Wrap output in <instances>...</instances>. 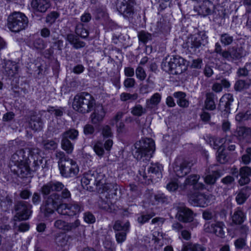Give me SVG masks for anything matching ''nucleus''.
Listing matches in <instances>:
<instances>
[{"instance_id": "f257e3e1", "label": "nucleus", "mask_w": 251, "mask_h": 251, "mask_svg": "<svg viewBox=\"0 0 251 251\" xmlns=\"http://www.w3.org/2000/svg\"><path fill=\"white\" fill-rule=\"evenodd\" d=\"M81 181L87 189L90 188L93 191L94 187H96L97 190L101 193L108 192L115 194L118 189L117 185L106 182L105 176L101 172L100 169L91 170L85 173Z\"/></svg>"}, {"instance_id": "f03ea898", "label": "nucleus", "mask_w": 251, "mask_h": 251, "mask_svg": "<svg viewBox=\"0 0 251 251\" xmlns=\"http://www.w3.org/2000/svg\"><path fill=\"white\" fill-rule=\"evenodd\" d=\"M10 168L14 174L21 177H25L29 174V167L25 149L19 150L12 155Z\"/></svg>"}, {"instance_id": "7ed1b4c3", "label": "nucleus", "mask_w": 251, "mask_h": 251, "mask_svg": "<svg viewBox=\"0 0 251 251\" xmlns=\"http://www.w3.org/2000/svg\"><path fill=\"white\" fill-rule=\"evenodd\" d=\"M96 105V101L93 96L86 92L76 95L72 102V107L78 113L85 114L92 111Z\"/></svg>"}, {"instance_id": "20e7f679", "label": "nucleus", "mask_w": 251, "mask_h": 251, "mask_svg": "<svg viewBox=\"0 0 251 251\" xmlns=\"http://www.w3.org/2000/svg\"><path fill=\"white\" fill-rule=\"evenodd\" d=\"M133 154L137 159L143 156H151L155 150V143L151 138H146L137 142L134 145Z\"/></svg>"}, {"instance_id": "39448f33", "label": "nucleus", "mask_w": 251, "mask_h": 251, "mask_svg": "<svg viewBox=\"0 0 251 251\" xmlns=\"http://www.w3.org/2000/svg\"><path fill=\"white\" fill-rule=\"evenodd\" d=\"M163 71L173 75L181 74L185 70L184 59L179 56L166 57L161 64Z\"/></svg>"}, {"instance_id": "423d86ee", "label": "nucleus", "mask_w": 251, "mask_h": 251, "mask_svg": "<svg viewBox=\"0 0 251 251\" xmlns=\"http://www.w3.org/2000/svg\"><path fill=\"white\" fill-rule=\"evenodd\" d=\"M28 24L27 17L20 12H13L8 18V27L13 32H18L25 29Z\"/></svg>"}, {"instance_id": "0eeeda50", "label": "nucleus", "mask_w": 251, "mask_h": 251, "mask_svg": "<svg viewBox=\"0 0 251 251\" xmlns=\"http://www.w3.org/2000/svg\"><path fill=\"white\" fill-rule=\"evenodd\" d=\"M135 0H119L117 10L124 18L131 21L136 14Z\"/></svg>"}, {"instance_id": "6e6552de", "label": "nucleus", "mask_w": 251, "mask_h": 251, "mask_svg": "<svg viewBox=\"0 0 251 251\" xmlns=\"http://www.w3.org/2000/svg\"><path fill=\"white\" fill-rule=\"evenodd\" d=\"M148 174L145 171V168L143 166L139 170L137 176L139 178V180L141 183L146 182V180L148 179H153L154 176L156 175L158 178L161 176V172L163 169V167L161 165L158 163L151 164V165L148 168Z\"/></svg>"}, {"instance_id": "1a4fd4ad", "label": "nucleus", "mask_w": 251, "mask_h": 251, "mask_svg": "<svg viewBox=\"0 0 251 251\" xmlns=\"http://www.w3.org/2000/svg\"><path fill=\"white\" fill-rule=\"evenodd\" d=\"M83 210L84 207L82 204L76 201L61 204L57 209L59 214L69 216L77 215Z\"/></svg>"}, {"instance_id": "9d476101", "label": "nucleus", "mask_w": 251, "mask_h": 251, "mask_svg": "<svg viewBox=\"0 0 251 251\" xmlns=\"http://www.w3.org/2000/svg\"><path fill=\"white\" fill-rule=\"evenodd\" d=\"M61 176L65 177L75 176L79 172V168L75 161L72 159L61 161L58 165Z\"/></svg>"}, {"instance_id": "9b49d317", "label": "nucleus", "mask_w": 251, "mask_h": 251, "mask_svg": "<svg viewBox=\"0 0 251 251\" xmlns=\"http://www.w3.org/2000/svg\"><path fill=\"white\" fill-rule=\"evenodd\" d=\"M32 205L23 201L17 202L15 206L16 214L14 220L24 221L29 219L32 213Z\"/></svg>"}, {"instance_id": "f8f14e48", "label": "nucleus", "mask_w": 251, "mask_h": 251, "mask_svg": "<svg viewBox=\"0 0 251 251\" xmlns=\"http://www.w3.org/2000/svg\"><path fill=\"white\" fill-rule=\"evenodd\" d=\"M207 43V37L204 34H198L191 36L186 42L187 49L192 54L195 53L197 50L201 45L204 46Z\"/></svg>"}, {"instance_id": "ddd939ff", "label": "nucleus", "mask_w": 251, "mask_h": 251, "mask_svg": "<svg viewBox=\"0 0 251 251\" xmlns=\"http://www.w3.org/2000/svg\"><path fill=\"white\" fill-rule=\"evenodd\" d=\"M193 165L194 163L192 160H181L180 158H177L174 163V171L177 176L183 177L190 172Z\"/></svg>"}, {"instance_id": "4468645a", "label": "nucleus", "mask_w": 251, "mask_h": 251, "mask_svg": "<svg viewBox=\"0 0 251 251\" xmlns=\"http://www.w3.org/2000/svg\"><path fill=\"white\" fill-rule=\"evenodd\" d=\"M214 200L212 195H206L203 193H195L189 198V201L194 206L206 207Z\"/></svg>"}, {"instance_id": "2eb2a0df", "label": "nucleus", "mask_w": 251, "mask_h": 251, "mask_svg": "<svg viewBox=\"0 0 251 251\" xmlns=\"http://www.w3.org/2000/svg\"><path fill=\"white\" fill-rule=\"evenodd\" d=\"M204 230L207 232L214 233L217 236L223 238L225 236V232L224 227L225 226L223 222H217L215 223H207L204 225Z\"/></svg>"}, {"instance_id": "dca6fc26", "label": "nucleus", "mask_w": 251, "mask_h": 251, "mask_svg": "<svg viewBox=\"0 0 251 251\" xmlns=\"http://www.w3.org/2000/svg\"><path fill=\"white\" fill-rule=\"evenodd\" d=\"M177 210L176 217L179 221L188 223L193 221V213L189 208L181 205L177 207Z\"/></svg>"}, {"instance_id": "f3484780", "label": "nucleus", "mask_w": 251, "mask_h": 251, "mask_svg": "<svg viewBox=\"0 0 251 251\" xmlns=\"http://www.w3.org/2000/svg\"><path fill=\"white\" fill-rule=\"evenodd\" d=\"M225 60L233 61L238 60L244 56V50L242 47H232L225 53Z\"/></svg>"}, {"instance_id": "a211bd4d", "label": "nucleus", "mask_w": 251, "mask_h": 251, "mask_svg": "<svg viewBox=\"0 0 251 251\" xmlns=\"http://www.w3.org/2000/svg\"><path fill=\"white\" fill-rule=\"evenodd\" d=\"M64 186L62 183L59 181H50L44 185L41 188V192L44 195H48L51 192L60 191Z\"/></svg>"}, {"instance_id": "6ab92c4d", "label": "nucleus", "mask_w": 251, "mask_h": 251, "mask_svg": "<svg viewBox=\"0 0 251 251\" xmlns=\"http://www.w3.org/2000/svg\"><path fill=\"white\" fill-rule=\"evenodd\" d=\"M251 195V188L249 186L244 187L236 192V201L238 204H243Z\"/></svg>"}, {"instance_id": "aec40b11", "label": "nucleus", "mask_w": 251, "mask_h": 251, "mask_svg": "<svg viewBox=\"0 0 251 251\" xmlns=\"http://www.w3.org/2000/svg\"><path fill=\"white\" fill-rule=\"evenodd\" d=\"M239 175L240 176L238 183L240 185L248 184L250 181V176H251V168L243 166L239 169Z\"/></svg>"}, {"instance_id": "412c9836", "label": "nucleus", "mask_w": 251, "mask_h": 251, "mask_svg": "<svg viewBox=\"0 0 251 251\" xmlns=\"http://www.w3.org/2000/svg\"><path fill=\"white\" fill-rule=\"evenodd\" d=\"M32 7L40 12H45L50 6V0H32L31 3Z\"/></svg>"}, {"instance_id": "4be33fe9", "label": "nucleus", "mask_w": 251, "mask_h": 251, "mask_svg": "<svg viewBox=\"0 0 251 251\" xmlns=\"http://www.w3.org/2000/svg\"><path fill=\"white\" fill-rule=\"evenodd\" d=\"M233 101V98L230 94H226L222 96L220 100L219 107L226 113H229L230 105Z\"/></svg>"}, {"instance_id": "5701e85b", "label": "nucleus", "mask_w": 251, "mask_h": 251, "mask_svg": "<svg viewBox=\"0 0 251 251\" xmlns=\"http://www.w3.org/2000/svg\"><path fill=\"white\" fill-rule=\"evenodd\" d=\"M105 111L102 105H98L94 109V112L91 115V122L93 124H97L101 122L104 116Z\"/></svg>"}, {"instance_id": "b1692460", "label": "nucleus", "mask_w": 251, "mask_h": 251, "mask_svg": "<svg viewBox=\"0 0 251 251\" xmlns=\"http://www.w3.org/2000/svg\"><path fill=\"white\" fill-rule=\"evenodd\" d=\"M214 8L213 3L209 0H204L199 6L198 9L199 14L206 16L212 13Z\"/></svg>"}, {"instance_id": "393cba45", "label": "nucleus", "mask_w": 251, "mask_h": 251, "mask_svg": "<svg viewBox=\"0 0 251 251\" xmlns=\"http://www.w3.org/2000/svg\"><path fill=\"white\" fill-rule=\"evenodd\" d=\"M66 39L75 49L82 48L85 46L86 43L79 40V37L72 33L68 34Z\"/></svg>"}, {"instance_id": "a878e982", "label": "nucleus", "mask_w": 251, "mask_h": 251, "mask_svg": "<svg viewBox=\"0 0 251 251\" xmlns=\"http://www.w3.org/2000/svg\"><path fill=\"white\" fill-rule=\"evenodd\" d=\"M161 95L159 93H154L150 99L146 100V108L151 109L157 106L161 101Z\"/></svg>"}, {"instance_id": "bb28decb", "label": "nucleus", "mask_w": 251, "mask_h": 251, "mask_svg": "<svg viewBox=\"0 0 251 251\" xmlns=\"http://www.w3.org/2000/svg\"><path fill=\"white\" fill-rule=\"evenodd\" d=\"M174 97L176 99L177 104L181 107H187L189 102L186 99V94L182 92H177L174 93Z\"/></svg>"}, {"instance_id": "cd10ccee", "label": "nucleus", "mask_w": 251, "mask_h": 251, "mask_svg": "<svg viewBox=\"0 0 251 251\" xmlns=\"http://www.w3.org/2000/svg\"><path fill=\"white\" fill-rule=\"evenodd\" d=\"M55 209L57 210V207L47 200L45 204L41 207V211L45 217H49L54 213Z\"/></svg>"}, {"instance_id": "c85d7f7f", "label": "nucleus", "mask_w": 251, "mask_h": 251, "mask_svg": "<svg viewBox=\"0 0 251 251\" xmlns=\"http://www.w3.org/2000/svg\"><path fill=\"white\" fill-rule=\"evenodd\" d=\"M245 219V214L240 208H237L232 216V221L236 224H241Z\"/></svg>"}, {"instance_id": "c756f323", "label": "nucleus", "mask_w": 251, "mask_h": 251, "mask_svg": "<svg viewBox=\"0 0 251 251\" xmlns=\"http://www.w3.org/2000/svg\"><path fill=\"white\" fill-rule=\"evenodd\" d=\"M209 142L210 146L214 149H218L219 151L223 148L222 146L225 143V138H216L212 137L209 138Z\"/></svg>"}, {"instance_id": "7c9ffc66", "label": "nucleus", "mask_w": 251, "mask_h": 251, "mask_svg": "<svg viewBox=\"0 0 251 251\" xmlns=\"http://www.w3.org/2000/svg\"><path fill=\"white\" fill-rule=\"evenodd\" d=\"M215 95L212 93H208L206 95V100H205V108L213 110L216 108V105L214 100Z\"/></svg>"}, {"instance_id": "2f4dec72", "label": "nucleus", "mask_w": 251, "mask_h": 251, "mask_svg": "<svg viewBox=\"0 0 251 251\" xmlns=\"http://www.w3.org/2000/svg\"><path fill=\"white\" fill-rule=\"evenodd\" d=\"M43 148L47 151H51L55 150L58 147V143L56 141L52 139L44 140L42 142Z\"/></svg>"}, {"instance_id": "473e14b6", "label": "nucleus", "mask_w": 251, "mask_h": 251, "mask_svg": "<svg viewBox=\"0 0 251 251\" xmlns=\"http://www.w3.org/2000/svg\"><path fill=\"white\" fill-rule=\"evenodd\" d=\"M130 224L128 221L123 224L121 221L118 220L115 222L113 226V229L117 231H126L129 230Z\"/></svg>"}, {"instance_id": "72a5a7b5", "label": "nucleus", "mask_w": 251, "mask_h": 251, "mask_svg": "<svg viewBox=\"0 0 251 251\" xmlns=\"http://www.w3.org/2000/svg\"><path fill=\"white\" fill-rule=\"evenodd\" d=\"M47 200L52 203L55 207H58L61 205L63 204L62 202V198L57 193H53L49 196L47 199Z\"/></svg>"}, {"instance_id": "f704fd0d", "label": "nucleus", "mask_w": 251, "mask_h": 251, "mask_svg": "<svg viewBox=\"0 0 251 251\" xmlns=\"http://www.w3.org/2000/svg\"><path fill=\"white\" fill-rule=\"evenodd\" d=\"M138 38L140 42L144 44H146L149 41L152 40L153 36L151 34L147 31L142 30L138 32Z\"/></svg>"}, {"instance_id": "c9c22d12", "label": "nucleus", "mask_w": 251, "mask_h": 251, "mask_svg": "<svg viewBox=\"0 0 251 251\" xmlns=\"http://www.w3.org/2000/svg\"><path fill=\"white\" fill-rule=\"evenodd\" d=\"M47 45L44 40L41 38H38L35 39L30 47L36 50H42L46 48Z\"/></svg>"}, {"instance_id": "e433bc0d", "label": "nucleus", "mask_w": 251, "mask_h": 251, "mask_svg": "<svg viewBox=\"0 0 251 251\" xmlns=\"http://www.w3.org/2000/svg\"><path fill=\"white\" fill-rule=\"evenodd\" d=\"M29 127L33 130L37 131L42 129L43 123L38 117L31 118L29 123Z\"/></svg>"}, {"instance_id": "4c0bfd02", "label": "nucleus", "mask_w": 251, "mask_h": 251, "mask_svg": "<svg viewBox=\"0 0 251 251\" xmlns=\"http://www.w3.org/2000/svg\"><path fill=\"white\" fill-rule=\"evenodd\" d=\"M220 176V173L217 171H213L211 174L207 175L204 178V181L208 184H213Z\"/></svg>"}, {"instance_id": "58836bf2", "label": "nucleus", "mask_w": 251, "mask_h": 251, "mask_svg": "<svg viewBox=\"0 0 251 251\" xmlns=\"http://www.w3.org/2000/svg\"><path fill=\"white\" fill-rule=\"evenodd\" d=\"M131 113L133 116L140 117L146 113V109L141 104H136L131 108Z\"/></svg>"}, {"instance_id": "ea45409f", "label": "nucleus", "mask_w": 251, "mask_h": 251, "mask_svg": "<svg viewBox=\"0 0 251 251\" xmlns=\"http://www.w3.org/2000/svg\"><path fill=\"white\" fill-rule=\"evenodd\" d=\"M61 148L69 154L72 153L74 150L73 144L69 139H66L64 138H62Z\"/></svg>"}, {"instance_id": "a19ab883", "label": "nucleus", "mask_w": 251, "mask_h": 251, "mask_svg": "<svg viewBox=\"0 0 251 251\" xmlns=\"http://www.w3.org/2000/svg\"><path fill=\"white\" fill-rule=\"evenodd\" d=\"M78 135V131L74 128L70 129L62 134V138L66 139H70L74 140L77 139Z\"/></svg>"}, {"instance_id": "79ce46f5", "label": "nucleus", "mask_w": 251, "mask_h": 251, "mask_svg": "<svg viewBox=\"0 0 251 251\" xmlns=\"http://www.w3.org/2000/svg\"><path fill=\"white\" fill-rule=\"evenodd\" d=\"M76 35L79 36L82 38H86L89 35L88 31L84 27L83 25L81 24H78L75 29Z\"/></svg>"}, {"instance_id": "37998d69", "label": "nucleus", "mask_w": 251, "mask_h": 251, "mask_svg": "<svg viewBox=\"0 0 251 251\" xmlns=\"http://www.w3.org/2000/svg\"><path fill=\"white\" fill-rule=\"evenodd\" d=\"M17 71V66L15 64H13L11 62L7 63L5 65V72L6 75L10 77L13 76Z\"/></svg>"}, {"instance_id": "c03bdc74", "label": "nucleus", "mask_w": 251, "mask_h": 251, "mask_svg": "<svg viewBox=\"0 0 251 251\" xmlns=\"http://www.w3.org/2000/svg\"><path fill=\"white\" fill-rule=\"evenodd\" d=\"M236 136L240 140H244L249 137L248 127L245 126L238 127L236 129Z\"/></svg>"}, {"instance_id": "a18cd8bd", "label": "nucleus", "mask_w": 251, "mask_h": 251, "mask_svg": "<svg viewBox=\"0 0 251 251\" xmlns=\"http://www.w3.org/2000/svg\"><path fill=\"white\" fill-rule=\"evenodd\" d=\"M101 135L104 138H111L113 136L111 127L108 125H103L101 126Z\"/></svg>"}, {"instance_id": "49530a36", "label": "nucleus", "mask_w": 251, "mask_h": 251, "mask_svg": "<svg viewBox=\"0 0 251 251\" xmlns=\"http://www.w3.org/2000/svg\"><path fill=\"white\" fill-rule=\"evenodd\" d=\"M64 110L63 107L58 106H50L47 109L48 112L53 114L56 117H61L64 113Z\"/></svg>"}, {"instance_id": "de8ad7c7", "label": "nucleus", "mask_w": 251, "mask_h": 251, "mask_svg": "<svg viewBox=\"0 0 251 251\" xmlns=\"http://www.w3.org/2000/svg\"><path fill=\"white\" fill-rule=\"evenodd\" d=\"M250 83L243 80L237 81L234 84V89L236 91H241L249 88Z\"/></svg>"}, {"instance_id": "09e8293b", "label": "nucleus", "mask_w": 251, "mask_h": 251, "mask_svg": "<svg viewBox=\"0 0 251 251\" xmlns=\"http://www.w3.org/2000/svg\"><path fill=\"white\" fill-rule=\"evenodd\" d=\"M220 41L224 45L228 46L233 42V37L228 33H223L220 35Z\"/></svg>"}, {"instance_id": "8fccbe9b", "label": "nucleus", "mask_w": 251, "mask_h": 251, "mask_svg": "<svg viewBox=\"0 0 251 251\" xmlns=\"http://www.w3.org/2000/svg\"><path fill=\"white\" fill-rule=\"evenodd\" d=\"M154 200L157 203H165L167 204L170 202V199L165 196L163 193H158L154 195Z\"/></svg>"}, {"instance_id": "3c124183", "label": "nucleus", "mask_w": 251, "mask_h": 251, "mask_svg": "<svg viewBox=\"0 0 251 251\" xmlns=\"http://www.w3.org/2000/svg\"><path fill=\"white\" fill-rule=\"evenodd\" d=\"M138 98V95L137 93L131 94L127 93H122L120 95V100L123 101H126L128 100H135Z\"/></svg>"}, {"instance_id": "603ef678", "label": "nucleus", "mask_w": 251, "mask_h": 251, "mask_svg": "<svg viewBox=\"0 0 251 251\" xmlns=\"http://www.w3.org/2000/svg\"><path fill=\"white\" fill-rule=\"evenodd\" d=\"M93 149L96 153L99 156H102L104 153L103 144L101 141L97 142L94 146Z\"/></svg>"}, {"instance_id": "864d4df0", "label": "nucleus", "mask_w": 251, "mask_h": 251, "mask_svg": "<svg viewBox=\"0 0 251 251\" xmlns=\"http://www.w3.org/2000/svg\"><path fill=\"white\" fill-rule=\"evenodd\" d=\"M217 160L221 164H224L228 160L227 155L224 151V149H222L221 151L219 150L217 151Z\"/></svg>"}, {"instance_id": "5fc2aeb1", "label": "nucleus", "mask_w": 251, "mask_h": 251, "mask_svg": "<svg viewBox=\"0 0 251 251\" xmlns=\"http://www.w3.org/2000/svg\"><path fill=\"white\" fill-rule=\"evenodd\" d=\"M236 121L241 122L251 119V111H247L245 113H238L235 117Z\"/></svg>"}, {"instance_id": "6e6d98bb", "label": "nucleus", "mask_w": 251, "mask_h": 251, "mask_svg": "<svg viewBox=\"0 0 251 251\" xmlns=\"http://www.w3.org/2000/svg\"><path fill=\"white\" fill-rule=\"evenodd\" d=\"M200 178V176L197 175H190L188 176L184 183V184L185 186L187 185H193L195 184L196 182H197Z\"/></svg>"}, {"instance_id": "4d7b16f0", "label": "nucleus", "mask_w": 251, "mask_h": 251, "mask_svg": "<svg viewBox=\"0 0 251 251\" xmlns=\"http://www.w3.org/2000/svg\"><path fill=\"white\" fill-rule=\"evenodd\" d=\"M100 207L108 212H111L113 209V205L110 200L107 199L106 201H101L100 203Z\"/></svg>"}, {"instance_id": "13d9d810", "label": "nucleus", "mask_w": 251, "mask_h": 251, "mask_svg": "<svg viewBox=\"0 0 251 251\" xmlns=\"http://www.w3.org/2000/svg\"><path fill=\"white\" fill-rule=\"evenodd\" d=\"M136 76L141 81L145 79L147 75L144 69L141 66H138L135 70Z\"/></svg>"}, {"instance_id": "bf43d9fd", "label": "nucleus", "mask_w": 251, "mask_h": 251, "mask_svg": "<svg viewBox=\"0 0 251 251\" xmlns=\"http://www.w3.org/2000/svg\"><path fill=\"white\" fill-rule=\"evenodd\" d=\"M246 244V239L244 238H239L234 241V245L237 249H243Z\"/></svg>"}, {"instance_id": "052dcab7", "label": "nucleus", "mask_w": 251, "mask_h": 251, "mask_svg": "<svg viewBox=\"0 0 251 251\" xmlns=\"http://www.w3.org/2000/svg\"><path fill=\"white\" fill-rule=\"evenodd\" d=\"M83 218L85 222L88 224H93L96 221L95 217L90 212L84 213Z\"/></svg>"}, {"instance_id": "680f3d73", "label": "nucleus", "mask_w": 251, "mask_h": 251, "mask_svg": "<svg viewBox=\"0 0 251 251\" xmlns=\"http://www.w3.org/2000/svg\"><path fill=\"white\" fill-rule=\"evenodd\" d=\"M178 187V184L176 180H171L166 186L167 189L170 192L176 191Z\"/></svg>"}, {"instance_id": "e2e57ef3", "label": "nucleus", "mask_w": 251, "mask_h": 251, "mask_svg": "<svg viewBox=\"0 0 251 251\" xmlns=\"http://www.w3.org/2000/svg\"><path fill=\"white\" fill-rule=\"evenodd\" d=\"M67 222L62 220H57L54 223V226L59 229L66 231Z\"/></svg>"}, {"instance_id": "0e129e2a", "label": "nucleus", "mask_w": 251, "mask_h": 251, "mask_svg": "<svg viewBox=\"0 0 251 251\" xmlns=\"http://www.w3.org/2000/svg\"><path fill=\"white\" fill-rule=\"evenodd\" d=\"M80 225V222L78 220H76L74 222L68 223H67L66 226V231H71L75 229Z\"/></svg>"}, {"instance_id": "69168bd1", "label": "nucleus", "mask_w": 251, "mask_h": 251, "mask_svg": "<svg viewBox=\"0 0 251 251\" xmlns=\"http://www.w3.org/2000/svg\"><path fill=\"white\" fill-rule=\"evenodd\" d=\"M128 232H118L116 234V238L118 243H122L126 240V234Z\"/></svg>"}, {"instance_id": "338daca9", "label": "nucleus", "mask_w": 251, "mask_h": 251, "mask_svg": "<svg viewBox=\"0 0 251 251\" xmlns=\"http://www.w3.org/2000/svg\"><path fill=\"white\" fill-rule=\"evenodd\" d=\"M26 151V154L28 157V155H30L31 157L38 155L40 154V151L38 148H31V149H25Z\"/></svg>"}, {"instance_id": "774afa93", "label": "nucleus", "mask_w": 251, "mask_h": 251, "mask_svg": "<svg viewBox=\"0 0 251 251\" xmlns=\"http://www.w3.org/2000/svg\"><path fill=\"white\" fill-rule=\"evenodd\" d=\"M83 132L86 135H92L95 132V128L92 125L87 124L83 127Z\"/></svg>"}]
</instances>
